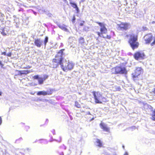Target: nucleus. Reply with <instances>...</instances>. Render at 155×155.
<instances>
[{
	"mask_svg": "<svg viewBox=\"0 0 155 155\" xmlns=\"http://www.w3.org/2000/svg\"><path fill=\"white\" fill-rule=\"evenodd\" d=\"M64 49L60 50L57 52L56 55L55 56V58H53L52 60L51 66L54 68H57L60 65L61 67L63 66V56L64 55Z\"/></svg>",
	"mask_w": 155,
	"mask_h": 155,
	"instance_id": "1",
	"label": "nucleus"
},
{
	"mask_svg": "<svg viewBox=\"0 0 155 155\" xmlns=\"http://www.w3.org/2000/svg\"><path fill=\"white\" fill-rule=\"evenodd\" d=\"M92 93L94 102L96 104H102L103 102H106L108 101L107 99L103 97L100 92L93 91Z\"/></svg>",
	"mask_w": 155,
	"mask_h": 155,
	"instance_id": "2",
	"label": "nucleus"
},
{
	"mask_svg": "<svg viewBox=\"0 0 155 155\" xmlns=\"http://www.w3.org/2000/svg\"><path fill=\"white\" fill-rule=\"evenodd\" d=\"M138 35L135 34H132L130 35L128 43L133 50L137 49L139 46V43L137 41Z\"/></svg>",
	"mask_w": 155,
	"mask_h": 155,
	"instance_id": "3",
	"label": "nucleus"
},
{
	"mask_svg": "<svg viewBox=\"0 0 155 155\" xmlns=\"http://www.w3.org/2000/svg\"><path fill=\"white\" fill-rule=\"evenodd\" d=\"M96 23L98 24L101 27L100 29V32L98 31L96 32L98 36L99 37H101L104 38H106L109 39H110L111 36L110 35H107L106 37L103 35V34H106L107 31V30L106 27L104 23L100 22L99 21H96Z\"/></svg>",
	"mask_w": 155,
	"mask_h": 155,
	"instance_id": "4",
	"label": "nucleus"
},
{
	"mask_svg": "<svg viewBox=\"0 0 155 155\" xmlns=\"http://www.w3.org/2000/svg\"><path fill=\"white\" fill-rule=\"evenodd\" d=\"M111 72L113 74H127V71L125 65L123 64L120 66H116L112 68Z\"/></svg>",
	"mask_w": 155,
	"mask_h": 155,
	"instance_id": "5",
	"label": "nucleus"
},
{
	"mask_svg": "<svg viewBox=\"0 0 155 155\" xmlns=\"http://www.w3.org/2000/svg\"><path fill=\"white\" fill-rule=\"evenodd\" d=\"M143 39L146 44H149L153 40V42L151 43L150 45L152 46L155 45V37L151 34H148L145 35L143 37Z\"/></svg>",
	"mask_w": 155,
	"mask_h": 155,
	"instance_id": "6",
	"label": "nucleus"
},
{
	"mask_svg": "<svg viewBox=\"0 0 155 155\" xmlns=\"http://www.w3.org/2000/svg\"><path fill=\"white\" fill-rule=\"evenodd\" d=\"M133 57L136 60H143L146 58V55L144 52L142 51L135 52L133 54Z\"/></svg>",
	"mask_w": 155,
	"mask_h": 155,
	"instance_id": "7",
	"label": "nucleus"
},
{
	"mask_svg": "<svg viewBox=\"0 0 155 155\" xmlns=\"http://www.w3.org/2000/svg\"><path fill=\"white\" fill-rule=\"evenodd\" d=\"M143 71L141 68L139 67L137 68L134 73L132 74V78L134 80H138V77L142 73Z\"/></svg>",
	"mask_w": 155,
	"mask_h": 155,
	"instance_id": "8",
	"label": "nucleus"
},
{
	"mask_svg": "<svg viewBox=\"0 0 155 155\" xmlns=\"http://www.w3.org/2000/svg\"><path fill=\"white\" fill-rule=\"evenodd\" d=\"M117 29L119 30H126L128 29L130 26L129 23L127 22H121L117 24Z\"/></svg>",
	"mask_w": 155,
	"mask_h": 155,
	"instance_id": "9",
	"label": "nucleus"
},
{
	"mask_svg": "<svg viewBox=\"0 0 155 155\" xmlns=\"http://www.w3.org/2000/svg\"><path fill=\"white\" fill-rule=\"evenodd\" d=\"M74 65L71 62H68L67 63V65L65 66L63 64V66L61 67L63 70L66 71H69L72 69L74 67Z\"/></svg>",
	"mask_w": 155,
	"mask_h": 155,
	"instance_id": "10",
	"label": "nucleus"
},
{
	"mask_svg": "<svg viewBox=\"0 0 155 155\" xmlns=\"http://www.w3.org/2000/svg\"><path fill=\"white\" fill-rule=\"evenodd\" d=\"M53 91L54 90L52 89H51L47 91H38L37 93V94L38 95H50L52 94Z\"/></svg>",
	"mask_w": 155,
	"mask_h": 155,
	"instance_id": "11",
	"label": "nucleus"
},
{
	"mask_svg": "<svg viewBox=\"0 0 155 155\" xmlns=\"http://www.w3.org/2000/svg\"><path fill=\"white\" fill-rule=\"evenodd\" d=\"M100 126L101 128L104 131L107 132H109V128L108 127L107 125L105 124L104 123L101 122L100 124Z\"/></svg>",
	"mask_w": 155,
	"mask_h": 155,
	"instance_id": "12",
	"label": "nucleus"
},
{
	"mask_svg": "<svg viewBox=\"0 0 155 155\" xmlns=\"http://www.w3.org/2000/svg\"><path fill=\"white\" fill-rule=\"evenodd\" d=\"M42 41H41L40 39H35L34 41V43L35 45L37 47L40 48L42 45Z\"/></svg>",
	"mask_w": 155,
	"mask_h": 155,
	"instance_id": "13",
	"label": "nucleus"
},
{
	"mask_svg": "<svg viewBox=\"0 0 155 155\" xmlns=\"http://www.w3.org/2000/svg\"><path fill=\"white\" fill-rule=\"evenodd\" d=\"M9 30L5 28H2L1 29V34L3 36H6L8 34V31Z\"/></svg>",
	"mask_w": 155,
	"mask_h": 155,
	"instance_id": "14",
	"label": "nucleus"
},
{
	"mask_svg": "<svg viewBox=\"0 0 155 155\" xmlns=\"http://www.w3.org/2000/svg\"><path fill=\"white\" fill-rule=\"evenodd\" d=\"M30 72L29 70H21L18 71V75H21L22 74H27Z\"/></svg>",
	"mask_w": 155,
	"mask_h": 155,
	"instance_id": "15",
	"label": "nucleus"
},
{
	"mask_svg": "<svg viewBox=\"0 0 155 155\" xmlns=\"http://www.w3.org/2000/svg\"><path fill=\"white\" fill-rule=\"evenodd\" d=\"M58 26L60 28L63 30L66 31H68V29L67 28V26L64 24H60L58 25Z\"/></svg>",
	"mask_w": 155,
	"mask_h": 155,
	"instance_id": "16",
	"label": "nucleus"
},
{
	"mask_svg": "<svg viewBox=\"0 0 155 155\" xmlns=\"http://www.w3.org/2000/svg\"><path fill=\"white\" fill-rule=\"evenodd\" d=\"M70 3L72 7L75 9L77 12H79V9L76 4L72 2H70Z\"/></svg>",
	"mask_w": 155,
	"mask_h": 155,
	"instance_id": "17",
	"label": "nucleus"
},
{
	"mask_svg": "<svg viewBox=\"0 0 155 155\" xmlns=\"http://www.w3.org/2000/svg\"><path fill=\"white\" fill-rule=\"evenodd\" d=\"M84 39L83 37H81L79 39V43L81 45L83 44L84 42Z\"/></svg>",
	"mask_w": 155,
	"mask_h": 155,
	"instance_id": "18",
	"label": "nucleus"
},
{
	"mask_svg": "<svg viewBox=\"0 0 155 155\" xmlns=\"http://www.w3.org/2000/svg\"><path fill=\"white\" fill-rule=\"evenodd\" d=\"M96 143L97 144V145L99 147H101L102 146V144L101 140L99 139H97L96 141Z\"/></svg>",
	"mask_w": 155,
	"mask_h": 155,
	"instance_id": "19",
	"label": "nucleus"
},
{
	"mask_svg": "<svg viewBox=\"0 0 155 155\" xmlns=\"http://www.w3.org/2000/svg\"><path fill=\"white\" fill-rule=\"evenodd\" d=\"M75 106L78 108H80L81 107L80 104L77 101H75Z\"/></svg>",
	"mask_w": 155,
	"mask_h": 155,
	"instance_id": "20",
	"label": "nucleus"
},
{
	"mask_svg": "<svg viewBox=\"0 0 155 155\" xmlns=\"http://www.w3.org/2000/svg\"><path fill=\"white\" fill-rule=\"evenodd\" d=\"M44 80L42 78H39L38 80V84H42L44 82Z\"/></svg>",
	"mask_w": 155,
	"mask_h": 155,
	"instance_id": "21",
	"label": "nucleus"
},
{
	"mask_svg": "<svg viewBox=\"0 0 155 155\" xmlns=\"http://www.w3.org/2000/svg\"><path fill=\"white\" fill-rule=\"evenodd\" d=\"M152 116V120L154 121H155V110H154L153 111Z\"/></svg>",
	"mask_w": 155,
	"mask_h": 155,
	"instance_id": "22",
	"label": "nucleus"
},
{
	"mask_svg": "<svg viewBox=\"0 0 155 155\" xmlns=\"http://www.w3.org/2000/svg\"><path fill=\"white\" fill-rule=\"evenodd\" d=\"M48 38L47 36L45 37L44 41V44L45 46H46L47 42H48Z\"/></svg>",
	"mask_w": 155,
	"mask_h": 155,
	"instance_id": "23",
	"label": "nucleus"
},
{
	"mask_svg": "<svg viewBox=\"0 0 155 155\" xmlns=\"http://www.w3.org/2000/svg\"><path fill=\"white\" fill-rule=\"evenodd\" d=\"M85 21H81V22L79 24V25L80 26H83L84 25Z\"/></svg>",
	"mask_w": 155,
	"mask_h": 155,
	"instance_id": "24",
	"label": "nucleus"
},
{
	"mask_svg": "<svg viewBox=\"0 0 155 155\" xmlns=\"http://www.w3.org/2000/svg\"><path fill=\"white\" fill-rule=\"evenodd\" d=\"M48 77V75H45L43 76V78L44 80H45L46 79H47Z\"/></svg>",
	"mask_w": 155,
	"mask_h": 155,
	"instance_id": "25",
	"label": "nucleus"
},
{
	"mask_svg": "<svg viewBox=\"0 0 155 155\" xmlns=\"http://www.w3.org/2000/svg\"><path fill=\"white\" fill-rule=\"evenodd\" d=\"M33 78L34 79H38L39 78V77L38 75H36L34 76L33 77Z\"/></svg>",
	"mask_w": 155,
	"mask_h": 155,
	"instance_id": "26",
	"label": "nucleus"
},
{
	"mask_svg": "<svg viewBox=\"0 0 155 155\" xmlns=\"http://www.w3.org/2000/svg\"><path fill=\"white\" fill-rule=\"evenodd\" d=\"M12 54V53L11 52H9L7 54L6 56L8 57H11Z\"/></svg>",
	"mask_w": 155,
	"mask_h": 155,
	"instance_id": "27",
	"label": "nucleus"
},
{
	"mask_svg": "<svg viewBox=\"0 0 155 155\" xmlns=\"http://www.w3.org/2000/svg\"><path fill=\"white\" fill-rule=\"evenodd\" d=\"M75 20V16L74 15L73 17V18L72 20V21L73 23H74Z\"/></svg>",
	"mask_w": 155,
	"mask_h": 155,
	"instance_id": "28",
	"label": "nucleus"
},
{
	"mask_svg": "<svg viewBox=\"0 0 155 155\" xmlns=\"http://www.w3.org/2000/svg\"><path fill=\"white\" fill-rule=\"evenodd\" d=\"M31 68V66H28L26 67H24L23 68L24 69H29V68Z\"/></svg>",
	"mask_w": 155,
	"mask_h": 155,
	"instance_id": "29",
	"label": "nucleus"
},
{
	"mask_svg": "<svg viewBox=\"0 0 155 155\" xmlns=\"http://www.w3.org/2000/svg\"><path fill=\"white\" fill-rule=\"evenodd\" d=\"M1 54L2 55H4L5 56H6L7 54L5 51L1 53Z\"/></svg>",
	"mask_w": 155,
	"mask_h": 155,
	"instance_id": "30",
	"label": "nucleus"
},
{
	"mask_svg": "<svg viewBox=\"0 0 155 155\" xmlns=\"http://www.w3.org/2000/svg\"><path fill=\"white\" fill-rule=\"evenodd\" d=\"M0 65L1 66V67H2L3 66V64H2V62L1 61H0Z\"/></svg>",
	"mask_w": 155,
	"mask_h": 155,
	"instance_id": "31",
	"label": "nucleus"
},
{
	"mask_svg": "<svg viewBox=\"0 0 155 155\" xmlns=\"http://www.w3.org/2000/svg\"><path fill=\"white\" fill-rule=\"evenodd\" d=\"M2 118L0 117V125L2 124Z\"/></svg>",
	"mask_w": 155,
	"mask_h": 155,
	"instance_id": "32",
	"label": "nucleus"
},
{
	"mask_svg": "<svg viewBox=\"0 0 155 155\" xmlns=\"http://www.w3.org/2000/svg\"><path fill=\"white\" fill-rule=\"evenodd\" d=\"M152 92L154 93L155 95V88H154L153 91H152Z\"/></svg>",
	"mask_w": 155,
	"mask_h": 155,
	"instance_id": "33",
	"label": "nucleus"
},
{
	"mask_svg": "<svg viewBox=\"0 0 155 155\" xmlns=\"http://www.w3.org/2000/svg\"><path fill=\"white\" fill-rule=\"evenodd\" d=\"M124 155H128V154L127 152H126Z\"/></svg>",
	"mask_w": 155,
	"mask_h": 155,
	"instance_id": "34",
	"label": "nucleus"
},
{
	"mask_svg": "<svg viewBox=\"0 0 155 155\" xmlns=\"http://www.w3.org/2000/svg\"><path fill=\"white\" fill-rule=\"evenodd\" d=\"M2 93L1 92H0V96H1L2 95Z\"/></svg>",
	"mask_w": 155,
	"mask_h": 155,
	"instance_id": "35",
	"label": "nucleus"
},
{
	"mask_svg": "<svg viewBox=\"0 0 155 155\" xmlns=\"http://www.w3.org/2000/svg\"><path fill=\"white\" fill-rule=\"evenodd\" d=\"M61 155H63V153H61Z\"/></svg>",
	"mask_w": 155,
	"mask_h": 155,
	"instance_id": "36",
	"label": "nucleus"
},
{
	"mask_svg": "<svg viewBox=\"0 0 155 155\" xmlns=\"http://www.w3.org/2000/svg\"><path fill=\"white\" fill-rule=\"evenodd\" d=\"M154 18H155V17H154Z\"/></svg>",
	"mask_w": 155,
	"mask_h": 155,
	"instance_id": "37",
	"label": "nucleus"
}]
</instances>
